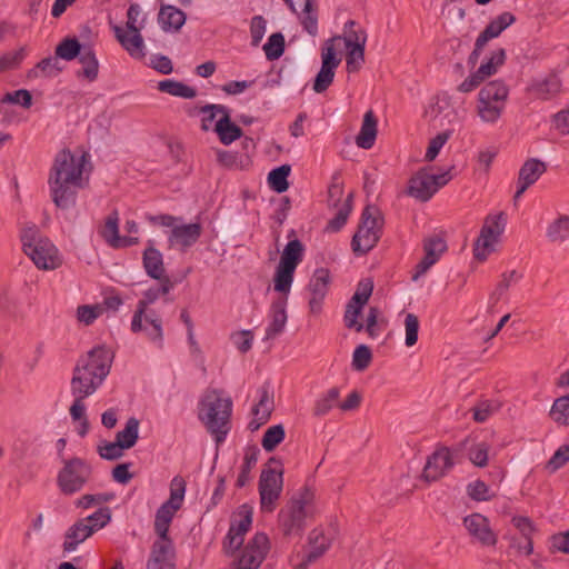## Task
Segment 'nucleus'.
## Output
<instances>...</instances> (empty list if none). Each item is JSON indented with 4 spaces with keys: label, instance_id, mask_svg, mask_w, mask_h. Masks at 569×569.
I'll list each match as a JSON object with an SVG mask.
<instances>
[{
    "label": "nucleus",
    "instance_id": "obj_1",
    "mask_svg": "<svg viewBox=\"0 0 569 569\" xmlns=\"http://www.w3.org/2000/svg\"><path fill=\"white\" fill-rule=\"evenodd\" d=\"M87 154L76 157L70 150L58 152L49 177L52 200L58 208L69 209L76 203L77 188H81Z\"/></svg>",
    "mask_w": 569,
    "mask_h": 569
},
{
    "label": "nucleus",
    "instance_id": "obj_2",
    "mask_svg": "<svg viewBox=\"0 0 569 569\" xmlns=\"http://www.w3.org/2000/svg\"><path fill=\"white\" fill-rule=\"evenodd\" d=\"M113 358V352L102 345L79 358L70 382L73 402H83L98 390L110 372Z\"/></svg>",
    "mask_w": 569,
    "mask_h": 569
},
{
    "label": "nucleus",
    "instance_id": "obj_3",
    "mask_svg": "<svg viewBox=\"0 0 569 569\" xmlns=\"http://www.w3.org/2000/svg\"><path fill=\"white\" fill-rule=\"evenodd\" d=\"M159 287L149 288L143 292L142 299L137 303V309L131 320L132 332H143L146 337L158 348L163 347L162 319L154 310H149V306L154 303L160 296L168 295L174 287L170 278H163Z\"/></svg>",
    "mask_w": 569,
    "mask_h": 569
},
{
    "label": "nucleus",
    "instance_id": "obj_4",
    "mask_svg": "<svg viewBox=\"0 0 569 569\" xmlns=\"http://www.w3.org/2000/svg\"><path fill=\"white\" fill-rule=\"evenodd\" d=\"M232 400L223 397L219 389H207L198 405V419L214 436L217 442L224 440L229 431Z\"/></svg>",
    "mask_w": 569,
    "mask_h": 569
},
{
    "label": "nucleus",
    "instance_id": "obj_5",
    "mask_svg": "<svg viewBox=\"0 0 569 569\" xmlns=\"http://www.w3.org/2000/svg\"><path fill=\"white\" fill-rule=\"evenodd\" d=\"M23 251L42 270H54L62 263L57 247L48 239L37 237L34 228L26 230L21 237Z\"/></svg>",
    "mask_w": 569,
    "mask_h": 569
},
{
    "label": "nucleus",
    "instance_id": "obj_6",
    "mask_svg": "<svg viewBox=\"0 0 569 569\" xmlns=\"http://www.w3.org/2000/svg\"><path fill=\"white\" fill-rule=\"evenodd\" d=\"M382 218L376 207L367 206L361 214V222L355 233L351 247L356 254H365L379 241L381 236Z\"/></svg>",
    "mask_w": 569,
    "mask_h": 569
},
{
    "label": "nucleus",
    "instance_id": "obj_7",
    "mask_svg": "<svg viewBox=\"0 0 569 569\" xmlns=\"http://www.w3.org/2000/svg\"><path fill=\"white\" fill-rule=\"evenodd\" d=\"M62 468L57 475V486L63 495L71 496L82 490L91 478L90 465L78 457L62 460Z\"/></svg>",
    "mask_w": 569,
    "mask_h": 569
},
{
    "label": "nucleus",
    "instance_id": "obj_8",
    "mask_svg": "<svg viewBox=\"0 0 569 569\" xmlns=\"http://www.w3.org/2000/svg\"><path fill=\"white\" fill-rule=\"evenodd\" d=\"M508 88L502 81L487 83L478 94L477 111L483 122H496L505 108Z\"/></svg>",
    "mask_w": 569,
    "mask_h": 569
},
{
    "label": "nucleus",
    "instance_id": "obj_9",
    "mask_svg": "<svg viewBox=\"0 0 569 569\" xmlns=\"http://www.w3.org/2000/svg\"><path fill=\"white\" fill-rule=\"evenodd\" d=\"M186 481L183 478L176 476L170 482V497L163 502L156 513L154 531L159 536L158 540L170 539L168 537L169 526L174 513L181 508L184 493Z\"/></svg>",
    "mask_w": 569,
    "mask_h": 569
},
{
    "label": "nucleus",
    "instance_id": "obj_10",
    "mask_svg": "<svg viewBox=\"0 0 569 569\" xmlns=\"http://www.w3.org/2000/svg\"><path fill=\"white\" fill-rule=\"evenodd\" d=\"M309 493L305 492L298 499L289 501L279 512V528L283 536H300L309 515Z\"/></svg>",
    "mask_w": 569,
    "mask_h": 569
},
{
    "label": "nucleus",
    "instance_id": "obj_11",
    "mask_svg": "<svg viewBox=\"0 0 569 569\" xmlns=\"http://www.w3.org/2000/svg\"><path fill=\"white\" fill-rule=\"evenodd\" d=\"M450 180L449 171L430 174L426 169H421L410 178L407 193L419 201L426 202Z\"/></svg>",
    "mask_w": 569,
    "mask_h": 569
},
{
    "label": "nucleus",
    "instance_id": "obj_12",
    "mask_svg": "<svg viewBox=\"0 0 569 569\" xmlns=\"http://www.w3.org/2000/svg\"><path fill=\"white\" fill-rule=\"evenodd\" d=\"M340 37L328 39L321 49V68L315 78L312 89L317 93L325 92L333 82L336 69L341 62V58L336 52V44L340 42Z\"/></svg>",
    "mask_w": 569,
    "mask_h": 569
},
{
    "label": "nucleus",
    "instance_id": "obj_13",
    "mask_svg": "<svg viewBox=\"0 0 569 569\" xmlns=\"http://www.w3.org/2000/svg\"><path fill=\"white\" fill-rule=\"evenodd\" d=\"M506 223L507 219L503 212L486 218L475 247V256L477 259L485 260L493 250V244L503 233Z\"/></svg>",
    "mask_w": 569,
    "mask_h": 569
},
{
    "label": "nucleus",
    "instance_id": "obj_14",
    "mask_svg": "<svg viewBox=\"0 0 569 569\" xmlns=\"http://www.w3.org/2000/svg\"><path fill=\"white\" fill-rule=\"evenodd\" d=\"M283 471L272 468L263 469L259 480V495L261 510L272 512L280 498L283 486Z\"/></svg>",
    "mask_w": 569,
    "mask_h": 569
},
{
    "label": "nucleus",
    "instance_id": "obj_15",
    "mask_svg": "<svg viewBox=\"0 0 569 569\" xmlns=\"http://www.w3.org/2000/svg\"><path fill=\"white\" fill-rule=\"evenodd\" d=\"M270 550L269 538L258 532L247 543L234 562V569H258Z\"/></svg>",
    "mask_w": 569,
    "mask_h": 569
},
{
    "label": "nucleus",
    "instance_id": "obj_16",
    "mask_svg": "<svg viewBox=\"0 0 569 569\" xmlns=\"http://www.w3.org/2000/svg\"><path fill=\"white\" fill-rule=\"evenodd\" d=\"M252 523V510L243 505L237 517L231 521L223 548L227 552H233L243 543V537Z\"/></svg>",
    "mask_w": 569,
    "mask_h": 569
},
{
    "label": "nucleus",
    "instance_id": "obj_17",
    "mask_svg": "<svg viewBox=\"0 0 569 569\" xmlns=\"http://www.w3.org/2000/svg\"><path fill=\"white\" fill-rule=\"evenodd\" d=\"M330 282V271L327 268H318L315 270L307 287L310 293L309 308L312 313L317 315L321 311L322 302L328 293Z\"/></svg>",
    "mask_w": 569,
    "mask_h": 569
},
{
    "label": "nucleus",
    "instance_id": "obj_18",
    "mask_svg": "<svg viewBox=\"0 0 569 569\" xmlns=\"http://www.w3.org/2000/svg\"><path fill=\"white\" fill-rule=\"evenodd\" d=\"M463 525L468 533L481 546H496L498 538L487 517L480 513H472L463 519Z\"/></svg>",
    "mask_w": 569,
    "mask_h": 569
},
{
    "label": "nucleus",
    "instance_id": "obj_19",
    "mask_svg": "<svg viewBox=\"0 0 569 569\" xmlns=\"http://www.w3.org/2000/svg\"><path fill=\"white\" fill-rule=\"evenodd\" d=\"M546 171V162L537 158L527 159L518 172L517 190L513 200L518 201L526 190L535 184Z\"/></svg>",
    "mask_w": 569,
    "mask_h": 569
},
{
    "label": "nucleus",
    "instance_id": "obj_20",
    "mask_svg": "<svg viewBox=\"0 0 569 569\" xmlns=\"http://www.w3.org/2000/svg\"><path fill=\"white\" fill-rule=\"evenodd\" d=\"M176 552L171 539L156 540L151 547L146 569H176Z\"/></svg>",
    "mask_w": 569,
    "mask_h": 569
},
{
    "label": "nucleus",
    "instance_id": "obj_21",
    "mask_svg": "<svg viewBox=\"0 0 569 569\" xmlns=\"http://www.w3.org/2000/svg\"><path fill=\"white\" fill-rule=\"evenodd\" d=\"M201 233L202 226L199 222L187 224L177 222L168 236L169 247L186 251L199 240Z\"/></svg>",
    "mask_w": 569,
    "mask_h": 569
},
{
    "label": "nucleus",
    "instance_id": "obj_22",
    "mask_svg": "<svg viewBox=\"0 0 569 569\" xmlns=\"http://www.w3.org/2000/svg\"><path fill=\"white\" fill-rule=\"evenodd\" d=\"M425 257L416 266V271L412 274V281H417L425 274L447 250L446 241L439 236H432L423 242Z\"/></svg>",
    "mask_w": 569,
    "mask_h": 569
},
{
    "label": "nucleus",
    "instance_id": "obj_23",
    "mask_svg": "<svg viewBox=\"0 0 569 569\" xmlns=\"http://www.w3.org/2000/svg\"><path fill=\"white\" fill-rule=\"evenodd\" d=\"M99 234L103 240L114 249L128 248L139 242L138 237H120L119 234V213L113 210L104 221V224L100 228Z\"/></svg>",
    "mask_w": 569,
    "mask_h": 569
},
{
    "label": "nucleus",
    "instance_id": "obj_24",
    "mask_svg": "<svg viewBox=\"0 0 569 569\" xmlns=\"http://www.w3.org/2000/svg\"><path fill=\"white\" fill-rule=\"evenodd\" d=\"M453 463L450 450L441 448L428 458L422 477L427 481H436L443 477L453 467Z\"/></svg>",
    "mask_w": 569,
    "mask_h": 569
},
{
    "label": "nucleus",
    "instance_id": "obj_25",
    "mask_svg": "<svg viewBox=\"0 0 569 569\" xmlns=\"http://www.w3.org/2000/svg\"><path fill=\"white\" fill-rule=\"evenodd\" d=\"M287 298H279L271 303L269 310V323L266 328L263 340H273L281 335L287 323Z\"/></svg>",
    "mask_w": 569,
    "mask_h": 569
},
{
    "label": "nucleus",
    "instance_id": "obj_26",
    "mask_svg": "<svg viewBox=\"0 0 569 569\" xmlns=\"http://www.w3.org/2000/svg\"><path fill=\"white\" fill-rule=\"evenodd\" d=\"M112 30L116 39L130 57L138 60L144 58V42L141 31H128L117 24L112 27Z\"/></svg>",
    "mask_w": 569,
    "mask_h": 569
},
{
    "label": "nucleus",
    "instance_id": "obj_27",
    "mask_svg": "<svg viewBox=\"0 0 569 569\" xmlns=\"http://www.w3.org/2000/svg\"><path fill=\"white\" fill-rule=\"evenodd\" d=\"M94 532L96 531L89 523L86 522V520H78L67 530L64 535V542L62 545L63 551H74L80 543L86 541Z\"/></svg>",
    "mask_w": 569,
    "mask_h": 569
},
{
    "label": "nucleus",
    "instance_id": "obj_28",
    "mask_svg": "<svg viewBox=\"0 0 569 569\" xmlns=\"http://www.w3.org/2000/svg\"><path fill=\"white\" fill-rule=\"evenodd\" d=\"M309 540V550L303 557L302 562L298 566L299 569H306L310 563L318 560L327 551L331 543V539L318 530L311 531Z\"/></svg>",
    "mask_w": 569,
    "mask_h": 569
},
{
    "label": "nucleus",
    "instance_id": "obj_29",
    "mask_svg": "<svg viewBox=\"0 0 569 569\" xmlns=\"http://www.w3.org/2000/svg\"><path fill=\"white\" fill-rule=\"evenodd\" d=\"M142 261L143 268L150 278L156 280L168 278L164 276L166 269L163 264V256L152 244L144 249Z\"/></svg>",
    "mask_w": 569,
    "mask_h": 569
},
{
    "label": "nucleus",
    "instance_id": "obj_30",
    "mask_svg": "<svg viewBox=\"0 0 569 569\" xmlns=\"http://www.w3.org/2000/svg\"><path fill=\"white\" fill-rule=\"evenodd\" d=\"M377 138V119L372 110L363 116L360 132L356 137V143L359 148L370 149L375 144Z\"/></svg>",
    "mask_w": 569,
    "mask_h": 569
},
{
    "label": "nucleus",
    "instance_id": "obj_31",
    "mask_svg": "<svg viewBox=\"0 0 569 569\" xmlns=\"http://www.w3.org/2000/svg\"><path fill=\"white\" fill-rule=\"evenodd\" d=\"M158 22L162 30H179L186 22V14L173 6H162L158 14Z\"/></svg>",
    "mask_w": 569,
    "mask_h": 569
},
{
    "label": "nucleus",
    "instance_id": "obj_32",
    "mask_svg": "<svg viewBox=\"0 0 569 569\" xmlns=\"http://www.w3.org/2000/svg\"><path fill=\"white\" fill-rule=\"evenodd\" d=\"M515 21L516 17L511 12H502L493 20H491L485 30L479 34V43L488 42L489 40L499 37L502 31L510 27Z\"/></svg>",
    "mask_w": 569,
    "mask_h": 569
},
{
    "label": "nucleus",
    "instance_id": "obj_33",
    "mask_svg": "<svg viewBox=\"0 0 569 569\" xmlns=\"http://www.w3.org/2000/svg\"><path fill=\"white\" fill-rule=\"evenodd\" d=\"M78 58L79 62L82 64L81 70L77 73L78 77L94 81L98 78L99 62L93 49L90 46H84Z\"/></svg>",
    "mask_w": 569,
    "mask_h": 569
},
{
    "label": "nucleus",
    "instance_id": "obj_34",
    "mask_svg": "<svg viewBox=\"0 0 569 569\" xmlns=\"http://www.w3.org/2000/svg\"><path fill=\"white\" fill-rule=\"evenodd\" d=\"M305 247L298 239L290 240L280 257L279 264L296 270L303 259Z\"/></svg>",
    "mask_w": 569,
    "mask_h": 569
},
{
    "label": "nucleus",
    "instance_id": "obj_35",
    "mask_svg": "<svg viewBox=\"0 0 569 569\" xmlns=\"http://www.w3.org/2000/svg\"><path fill=\"white\" fill-rule=\"evenodd\" d=\"M214 130L223 144H230L242 136L241 129L231 122L229 112L217 121Z\"/></svg>",
    "mask_w": 569,
    "mask_h": 569
},
{
    "label": "nucleus",
    "instance_id": "obj_36",
    "mask_svg": "<svg viewBox=\"0 0 569 569\" xmlns=\"http://www.w3.org/2000/svg\"><path fill=\"white\" fill-rule=\"evenodd\" d=\"M158 89L161 92L168 93L173 97H180L184 99H192L196 97L197 91L194 88L189 87L180 81L172 79H166L158 83Z\"/></svg>",
    "mask_w": 569,
    "mask_h": 569
},
{
    "label": "nucleus",
    "instance_id": "obj_37",
    "mask_svg": "<svg viewBox=\"0 0 569 569\" xmlns=\"http://www.w3.org/2000/svg\"><path fill=\"white\" fill-rule=\"evenodd\" d=\"M561 80L556 74H550L537 82L533 87L535 93L542 100H549L561 91Z\"/></svg>",
    "mask_w": 569,
    "mask_h": 569
},
{
    "label": "nucleus",
    "instance_id": "obj_38",
    "mask_svg": "<svg viewBox=\"0 0 569 569\" xmlns=\"http://www.w3.org/2000/svg\"><path fill=\"white\" fill-rule=\"evenodd\" d=\"M139 438V420L136 418H129L126 422L124 428L118 431L116 440L121 445L123 449L132 448Z\"/></svg>",
    "mask_w": 569,
    "mask_h": 569
},
{
    "label": "nucleus",
    "instance_id": "obj_39",
    "mask_svg": "<svg viewBox=\"0 0 569 569\" xmlns=\"http://www.w3.org/2000/svg\"><path fill=\"white\" fill-rule=\"evenodd\" d=\"M340 390L337 387L330 388L326 393L321 395L315 402L313 416H326L335 406L338 405Z\"/></svg>",
    "mask_w": 569,
    "mask_h": 569
},
{
    "label": "nucleus",
    "instance_id": "obj_40",
    "mask_svg": "<svg viewBox=\"0 0 569 569\" xmlns=\"http://www.w3.org/2000/svg\"><path fill=\"white\" fill-rule=\"evenodd\" d=\"M291 168L289 164H282L271 170L268 174V183L270 188L278 193L287 191L289 188L288 177Z\"/></svg>",
    "mask_w": 569,
    "mask_h": 569
},
{
    "label": "nucleus",
    "instance_id": "obj_41",
    "mask_svg": "<svg viewBox=\"0 0 569 569\" xmlns=\"http://www.w3.org/2000/svg\"><path fill=\"white\" fill-rule=\"evenodd\" d=\"M547 238L551 242H563L569 238V216L563 214L552 221L547 228Z\"/></svg>",
    "mask_w": 569,
    "mask_h": 569
},
{
    "label": "nucleus",
    "instance_id": "obj_42",
    "mask_svg": "<svg viewBox=\"0 0 569 569\" xmlns=\"http://www.w3.org/2000/svg\"><path fill=\"white\" fill-rule=\"evenodd\" d=\"M343 40L346 47L360 46L366 47L367 33L362 28L356 29V22L349 20L343 28V36H339Z\"/></svg>",
    "mask_w": 569,
    "mask_h": 569
},
{
    "label": "nucleus",
    "instance_id": "obj_43",
    "mask_svg": "<svg viewBox=\"0 0 569 569\" xmlns=\"http://www.w3.org/2000/svg\"><path fill=\"white\" fill-rule=\"evenodd\" d=\"M506 60V51L502 48H499L492 51L488 61L480 64L477 69L476 73L485 80L486 78L495 74L497 72L498 67L502 66Z\"/></svg>",
    "mask_w": 569,
    "mask_h": 569
},
{
    "label": "nucleus",
    "instance_id": "obj_44",
    "mask_svg": "<svg viewBox=\"0 0 569 569\" xmlns=\"http://www.w3.org/2000/svg\"><path fill=\"white\" fill-rule=\"evenodd\" d=\"M300 22L310 36L315 37L318 33V14L315 0H305Z\"/></svg>",
    "mask_w": 569,
    "mask_h": 569
},
{
    "label": "nucleus",
    "instance_id": "obj_45",
    "mask_svg": "<svg viewBox=\"0 0 569 569\" xmlns=\"http://www.w3.org/2000/svg\"><path fill=\"white\" fill-rule=\"evenodd\" d=\"M61 71L59 59L57 56L48 57L37 63V66L29 72L31 78L40 77H54Z\"/></svg>",
    "mask_w": 569,
    "mask_h": 569
},
{
    "label": "nucleus",
    "instance_id": "obj_46",
    "mask_svg": "<svg viewBox=\"0 0 569 569\" xmlns=\"http://www.w3.org/2000/svg\"><path fill=\"white\" fill-rule=\"evenodd\" d=\"M273 410L272 395L266 388L260 389L259 402L253 406L251 413L258 416L262 422H268Z\"/></svg>",
    "mask_w": 569,
    "mask_h": 569
},
{
    "label": "nucleus",
    "instance_id": "obj_47",
    "mask_svg": "<svg viewBox=\"0 0 569 569\" xmlns=\"http://www.w3.org/2000/svg\"><path fill=\"white\" fill-rule=\"evenodd\" d=\"M71 419L78 423L76 427L77 433L83 438L87 436L90 429V425L86 415L84 402H73L69 409Z\"/></svg>",
    "mask_w": 569,
    "mask_h": 569
},
{
    "label": "nucleus",
    "instance_id": "obj_48",
    "mask_svg": "<svg viewBox=\"0 0 569 569\" xmlns=\"http://www.w3.org/2000/svg\"><path fill=\"white\" fill-rule=\"evenodd\" d=\"M83 47L76 38H67L57 46L56 56L58 59L70 61L81 53Z\"/></svg>",
    "mask_w": 569,
    "mask_h": 569
},
{
    "label": "nucleus",
    "instance_id": "obj_49",
    "mask_svg": "<svg viewBox=\"0 0 569 569\" xmlns=\"http://www.w3.org/2000/svg\"><path fill=\"white\" fill-rule=\"evenodd\" d=\"M522 278V274L517 272L516 270H511L509 272H505L501 276V280L497 284L496 289L490 296V301L492 305H496L499 299L503 296V293L512 286L519 282Z\"/></svg>",
    "mask_w": 569,
    "mask_h": 569
},
{
    "label": "nucleus",
    "instance_id": "obj_50",
    "mask_svg": "<svg viewBox=\"0 0 569 569\" xmlns=\"http://www.w3.org/2000/svg\"><path fill=\"white\" fill-rule=\"evenodd\" d=\"M266 58L270 61L279 59L284 52V37L281 32L272 33L263 44Z\"/></svg>",
    "mask_w": 569,
    "mask_h": 569
},
{
    "label": "nucleus",
    "instance_id": "obj_51",
    "mask_svg": "<svg viewBox=\"0 0 569 569\" xmlns=\"http://www.w3.org/2000/svg\"><path fill=\"white\" fill-rule=\"evenodd\" d=\"M286 437V431L282 425H274L269 427L261 440L262 448L271 452L280 445Z\"/></svg>",
    "mask_w": 569,
    "mask_h": 569
},
{
    "label": "nucleus",
    "instance_id": "obj_52",
    "mask_svg": "<svg viewBox=\"0 0 569 569\" xmlns=\"http://www.w3.org/2000/svg\"><path fill=\"white\" fill-rule=\"evenodd\" d=\"M293 269L278 264L274 273V290L288 295L293 281Z\"/></svg>",
    "mask_w": 569,
    "mask_h": 569
},
{
    "label": "nucleus",
    "instance_id": "obj_53",
    "mask_svg": "<svg viewBox=\"0 0 569 569\" xmlns=\"http://www.w3.org/2000/svg\"><path fill=\"white\" fill-rule=\"evenodd\" d=\"M550 416L558 425L569 426V395L555 400Z\"/></svg>",
    "mask_w": 569,
    "mask_h": 569
},
{
    "label": "nucleus",
    "instance_id": "obj_54",
    "mask_svg": "<svg viewBox=\"0 0 569 569\" xmlns=\"http://www.w3.org/2000/svg\"><path fill=\"white\" fill-rule=\"evenodd\" d=\"M365 48L360 46L346 47V68L349 73L358 72L365 63Z\"/></svg>",
    "mask_w": 569,
    "mask_h": 569
},
{
    "label": "nucleus",
    "instance_id": "obj_55",
    "mask_svg": "<svg viewBox=\"0 0 569 569\" xmlns=\"http://www.w3.org/2000/svg\"><path fill=\"white\" fill-rule=\"evenodd\" d=\"M500 408L501 402L498 400H482L473 408V419L477 422H485Z\"/></svg>",
    "mask_w": 569,
    "mask_h": 569
},
{
    "label": "nucleus",
    "instance_id": "obj_56",
    "mask_svg": "<svg viewBox=\"0 0 569 569\" xmlns=\"http://www.w3.org/2000/svg\"><path fill=\"white\" fill-rule=\"evenodd\" d=\"M147 18L142 16L141 8L138 3L129 6L127 11L126 28L128 31H141L146 26Z\"/></svg>",
    "mask_w": 569,
    "mask_h": 569
},
{
    "label": "nucleus",
    "instance_id": "obj_57",
    "mask_svg": "<svg viewBox=\"0 0 569 569\" xmlns=\"http://www.w3.org/2000/svg\"><path fill=\"white\" fill-rule=\"evenodd\" d=\"M351 199L352 193H349L343 206L338 210L336 216L329 220L327 224V230L331 232L339 231L347 222V219L351 212Z\"/></svg>",
    "mask_w": 569,
    "mask_h": 569
},
{
    "label": "nucleus",
    "instance_id": "obj_58",
    "mask_svg": "<svg viewBox=\"0 0 569 569\" xmlns=\"http://www.w3.org/2000/svg\"><path fill=\"white\" fill-rule=\"evenodd\" d=\"M363 307L356 305L351 301L348 302L346 312L343 316L345 326L349 329H355L357 332H361L365 329V325L358 321L359 316L362 312Z\"/></svg>",
    "mask_w": 569,
    "mask_h": 569
},
{
    "label": "nucleus",
    "instance_id": "obj_59",
    "mask_svg": "<svg viewBox=\"0 0 569 569\" xmlns=\"http://www.w3.org/2000/svg\"><path fill=\"white\" fill-rule=\"evenodd\" d=\"M490 446L487 442H478L470 447L468 456L470 461L480 468H483L488 463V453Z\"/></svg>",
    "mask_w": 569,
    "mask_h": 569
},
{
    "label": "nucleus",
    "instance_id": "obj_60",
    "mask_svg": "<svg viewBox=\"0 0 569 569\" xmlns=\"http://www.w3.org/2000/svg\"><path fill=\"white\" fill-rule=\"evenodd\" d=\"M451 134H452L451 130H446V131L438 133L435 138H432L427 148L425 159L427 161L435 160L437 158V156L439 154L441 148L446 144V142L451 137Z\"/></svg>",
    "mask_w": 569,
    "mask_h": 569
},
{
    "label": "nucleus",
    "instance_id": "obj_61",
    "mask_svg": "<svg viewBox=\"0 0 569 569\" xmlns=\"http://www.w3.org/2000/svg\"><path fill=\"white\" fill-rule=\"evenodd\" d=\"M371 350L366 345L358 346L352 355V367L357 371H363L371 362Z\"/></svg>",
    "mask_w": 569,
    "mask_h": 569
},
{
    "label": "nucleus",
    "instance_id": "obj_62",
    "mask_svg": "<svg viewBox=\"0 0 569 569\" xmlns=\"http://www.w3.org/2000/svg\"><path fill=\"white\" fill-rule=\"evenodd\" d=\"M0 101H1V103L19 104V106L28 109L32 104V97L28 90L19 89V90L6 93L1 98Z\"/></svg>",
    "mask_w": 569,
    "mask_h": 569
},
{
    "label": "nucleus",
    "instance_id": "obj_63",
    "mask_svg": "<svg viewBox=\"0 0 569 569\" xmlns=\"http://www.w3.org/2000/svg\"><path fill=\"white\" fill-rule=\"evenodd\" d=\"M267 20L262 16H254L250 22L251 46L258 47L264 37Z\"/></svg>",
    "mask_w": 569,
    "mask_h": 569
},
{
    "label": "nucleus",
    "instance_id": "obj_64",
    "mask_svg": "<svg viewBox=\"0 0 569 569\" xmlns=\"http://www.w3.org/2000/svg\"><path fill=\"white\" fill-rule=\"evenodd\" d=\"M83 520H86V522L89 523L94 531H98L107 526L111 520V510L108 507H102L94 513L83 518Z\"/></svg>",
    "mask_w": 569,
    "mask_h": 569
}]
</instances>
